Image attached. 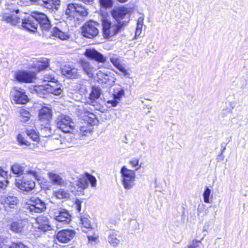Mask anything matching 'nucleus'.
<instances>
[{"label":"nucleus","mask_w":248,"mask_h":248,"mask_svg":"<svg viewBox=\"0 0 248 248\" xmlns=\"http://www.w3.org/2000/svg\"><path fill=\"white\" fill-rule=\"evenodd\" d=\"M42 80L43 82L48 83L36 87L35 90L40 97H45L44 95L47 93L55 95H59L61 94L62 92L61 85L58 83L53 72H45Z\"/></svg>","instance_id":"f257e3e1"},{"label":"nucleus","mask_w":248,"mask_h":248,"mask_svg":"<svg viewBox=\"0 0 248 248\" xmlns=\"http://www.w3.org/2000/svg\"><path fill=\"white\" fill-rule=\"evenodd\" d=\"M111 14L113 18L115 19L116 24L120 25L122 28L126 26L130 21L129 10L124 6L113 9Z\"/></svg>","instance_id":"f03ea898"},{"label":"nucleus","mask_w":248,"mask_h":248,"mask_svg":"<svg viewBox=\"0 0 248 248\" xmlns=\"http://www.w3.org/2000/svg\"><path fill=\"white\" fill-rule=\"evenodd\" d=\"M122 184L126 190H130L136 185V174L135 170L128 169L123 166L121 169Z\"/></svg>","instance_id":"7ed1b4c3"},{"label":"nucleus","mask_w":248,"mask_h":248,"mask_svg":"<svg viewBox=\"0 0 248 248\" xmlns=\"http://www.w3.org/2000/svg\"><path fill=\"white\" fill-rule=\"evenodd\" d=\"M46 208V205L45 202L39 198H31L25 206L26 213L31 215L44 212Z\"/></svg>","instance_id":"20e7f679"},{"label":"nucleus","mask_w":248,"mask_h":248,"mask_svg":"<svg viewBox=\"0 0 248 248\" xmlns=\"http://www.w3.org/2000/svg\"><path fill=\"white\" fill-rule=\"evenodd\" d=\"M102 25L104 37L107 39L116 35L123 28L116 23H112L106 18H102Z\"/></svg>","instance_id":"39448f33"},{"label":"nucleus","mask_w":248,"mask_h":248,"mask_svg":"<svg viewBox=\"0 0 248 248\" xmlns=\"http://www.w3.org/2000/svg\"><path fill=\"white\" fill-rule=\"evenodd\" d=\"M89 183H90L93 187H94L96 185V179L93 175L85 172L79 176L78 180L76 182V185L78 186V190L81 191L86 189L88 187Z\"/></svg>","instance_id":"423d86ee"},{"label":"nucleus","mask_w":248,"mask_h":248,"mask_svg":"<svg viewBox=\"0 0 248 248\" xmlns=\"http://www.w3.org/2000/svg\"><path fill=\"white\" fill-rule=\"evenodd\" d=\"M57 128L65 133L70 132L73 129L74 123L69 116L61 114L56 120Z\"/></svg>","instance_id":"0eeeda50"},{"label":"nucleus","mask_w":248,"mask_h":248,"mask_svg":"<svg viewBox=\"0 0 248 248\" xmlns=\"http://www.w3.org/2000/svg\"><path fill=\"white\" fill-rule=\"evenodd\" d=\"M99 24L93 20L87 22L82 27V34L85 37L93 38L99 33L98 27Z\"/></svg>","instance_id":"6e6552de"},{"label":"nucleus","mask_w":248,"mask_h":248,"mask_svg":"<svg viewBox=\"0 0 248 248\" xmlns=\"http://www.w3.org/2000/svg\"><path fill=\"white\" fill-rule=\"evenodd\" d=\"M65 14L69 16H86L88 13L87 9L81 4L71 3L67 5Z\"/></svg>","instance_id":"1a4fd4ad"},{"label":"nucleus","mask_w":248,"mask_h":248,"mask_svg":"<svg viewBox=\"0 0 248 248\" xmlns=\"http://www.w3.org/2000/svg\"><path fill=\"white\" fill-rule=\"evenodd\" d=\"M15 78L19 82L29 83L33 82L36 79V74L34 72L21 70L15 73Z\"/></svg>","instance_id":"9d476101"},{"label":"nucleus","mask_w":248,"mask_h":248,"mask_svg":"<svg viewBox=\"0 0 248 248\" xmlns=\"http://www.w3.org/2000/svg\"><path fill=\"white\" fill-rule=\"evenodd\" d=\"M36 22L39 24L42 31H48L51 27L50 21L47 16L44 13L34 12L32 13Z\"/></svg>","instance_id":"9b49d317"},{"label":"nucleus","mask_w":248,"mask_h":248,"mask_svg":"<svg viewBox=\"0 0 248 248\" xmlns=\"http://www.w3.org/2000/svg\"><path fill=\"white\" fill-rule=\"evenodd\" d=\"M16 186L19 189L26 192H29L33 189L35 186V182L26 176L16 179Z\"/></svg>","instance_id":"f8f14e48"},{"label":"nucleus","mask_w":248,"mask_h":248,"mask_svg":"<svg viewBox=\"0 0 248 248\" xmlns=\"http://www.w3.org/2000/svg\"><path fill=\"white\" fill-rule=\"evenodd\" d=\"M11 95L16 104H25L29 100L24 90L21 88H13L11 92Z\"/></svg>","instance_id":"ddd939ff"},{"label":"nucleus","mask_w":248,"mask_h":248,"mask_svg":"<svg viewBox=\"0 0 248 248\" xmlns=\"http://www.w3.org/2000/svg\"><path fill=\"white\" fill-rule=\"evenodd\" d=\"M76 232L71 229H64L59 231L56 235L58 241L61 243H66L75 237Z\"/></svg>","instance_id":"4468645a"},{"label":"nucleus","mask_w":248,"mask_h":248,"mask_svg":"<svg viewBox=\"0 0 248 248\" xmlns=\"http://www.w3.org/2000/svg\"><path fill=\"white\" fill-rule=\"evenodd\" d=\"M61 72L68 78L76 79L79 76L78 69L72 65L65 64L61 68Z\"/></svg>","instance_id":"2eb2a0df"},{"label":"nucleus","mask_w":248,"mask_h":248,"mask_svg":"<svg viewBox=\"0 0 248 248\" xmlns=\"http://www.w3.org/2000/svg\"><path fill=\"white\" fill-rule=\"evenodd\" d=\"M11 170L13 173L18 175L25 173L33 176L35 179L38 180H39L40 178V176L37 172L32 170L25 171L23 167L18 164H15L12 165L11 166Z\"/></svg>","instance_id":"dca6fc26"},{"label":"nucleus","mask_w":248,"mask_h":248,"mask_svg":"<svg viewBox=\"0 0 248 248\" xmlns=\"http://www.w3.org/2000/svg\"><path fill=\"white\" fill-rule=\"evenodd\" d=\"M84 55L87 58L94 60L98 62L104 63L106 61V57L94 49H87L84 52Z\"/></svg>","instance_id":"f3484780"},{"label":"nucleus","mask_w":248,"mask_h":248,"mask_svg":"<svg viewBox=\"0 0 248 248\" xmlns=\"http://www.w3.org/2000/svg\"><path fill=\"white\" fill-rule=\"evenodd\" d=\"M55 219L62 224H67L71 220V215L65 209H61L55 213Z\"/></svg>","instance_id":"a211bd4d"},{"label":"nucleus","mask_w":248,"mask_h":248,"mask_svg":"<svg viewBox=\"0 0 248 248\" xmlns=\"http://www.w3.org/2000/svg\"><path fill=\"white\" fill-rule=\"evenodd\" d=\"M19 12V10L16 9L13 11L11 14L5 13L2 16V20L12 25L15 26L19 22L20 17L16 15Z\"/></svg>","instance_id":"6ab92c4d"},{"label":"nucleus","mask_w":248,"mask_h":248,"mask_svg":"<svg viewBox=\"0 0 248 248\" xmlns=\"http://www.w3.org/2000/svg\"><path fill=\"white\" fill-rule=\"evenodd\" d=\"M38 24L33 17L32 15L31 17L22 20V26L26 30L34 32L37 31Z\"/></svg>","instance_id":"aec40b11"},{"label":"nucleus","mask_w":248,"mask_h":248,"mask_svg":"<svg viewBox=\"0 0 248 248\" xmlns=\"http://www.w3.org/2000/svg\"><path fill=\"white\" fill-rule=\"evenodd\" d=\"M52 116L51 109L47 107H43L39 111V118L41 124H49Z\"/></svg>","instance_id":"412c9836"},{"label":"nucleus","mask_w":248,"mask_h":248,"mask_svg":"<svg viewBox=\"0 0 248 248\" xmlns=\"http://www.w3.org/2000/svg\"><path fill=\"white\" fill-rule=\"evenodd\" d=\"M122 237L119 232L114 230H110L108 236V241L113 247H117L121 242Z\"/></svg>","instance_id":"4be33fe9"},{"label":"nucleus","mask_w":248,"mask_h":248,"mask_svg":"<svg viewBox=\"0 0 248 248\" xmlns=\"http://www.w3.org/2000/svg\"><path fill=\"white\" fill-rule=\"evenodd\" d=\"M27 224L25 220H18L17 221L13 222L10 225V229L11 231L15 233H22Z\"/></svg>","instance_id":"5701e85b"},{"label":"nucleus","mask_w":248,"mask_h":248,"mask_svg":"<svg viewBox=\"0 0 248 248\" xmlns=\"http://www.w3.org/2000/svg\"><path fill=\"white\" fill-rule=\"evenodd\" d=\"M36 221L38 225L37 228L38 229L43 232H46L51 229L48 219L46 217L44 216H39L36 218Z\"/></svg>","instance_id":"b1692460"},{"label":"nucleus","mask_w":248,"mask_h":248,"mask_svg":"<svg viewBox=\"0 0 248 248\" xmlns=\"http://www.w3.org/2000/svg\"><path fill=\"white\" fill-rule=\"evenodd\" d=\"M60 0H41L39 4L49 10H58L60 5Z\"/></svg>","instance_id":"393cba45"},{"label":"nucleus","mask_w":248,"mask_h":248,"mask_svg":"<svg viewBox=\"0 0 248 248\" xmlns=\"http://www.w3.org/2000/svg\"><path fill=\"white\" fill-rule=\"evenodd\" d=\"M51 33L50 35L56 37L62 40H67L70 37V35L67 32L62 31L57 27H55L53 28Z\"/></svg>","instance_id":"a878e982"},{"label":"nucleus","mask_w":248,"mask_h":248,"mask_svg":"<svg viewBox=\"0 0 248 248\" xmlns=\"http://www.w3.org/2000/svg\"><path fill=\"white\" fill-rule=\"evenodd\" d=\"M47 175L52 184L59 186H62L64 184V181L60 175L54 172H49Z\"/></svg>","instance_id":"bb28decb"},{"label":"nucleus","mask_w":248,"mask_h":248,"mask_svg":"<svg viewBox=\"0 0 248 248\" xmlns=\"http://www.w3.org/2000/svg\"><path fill=\"white\" fill-rule=\"evenodd\" d=\"M8 183L7 172L0 168V190L5 189Z\"/></svg>","instance_id":"cd10ccee"},{"label":"nucleus","mask_w":248,"mask_h":248,"mask_svg":"<svg viewBox=\"0 0 248 248\" xmlns=\"http://www.w3.org/2000/svg\"><path fill=\"white\" fill-rule=\"evenodd\" d=\"M80 66L82 67L84 72L89 77L93 74V68L90 65L88 62L85 60H81L79 62Z\"/></svg>","instance_id":"c85d7f7f"},{"label":"nucleus","mask_w":248,"mask_h":248,"mask_svg":"<svg viewBox=\"0 0 248 248\" xmlns=\"http://www.w3.org/2000/svg\"><path fill=\"white\" fill-rule=\"evenodd\" d=\"M40 133L42 136L44 137H47L50 136L52 133V130L49 124H41Z\"/></svg>","instance_id":"c756f323"},{"label":"nucleus","mask_w":248,"mask_h":248,"mask_svg":"<svg viewBox=\"0 0 248 248\" xmlns=\"http://www.w3.org/2000/svg\"><path fill=\"white\" fill-rule=\"evenodd\" d=\"M18 202L17 197L13 196H8L4 199L5 205L11 208H14L17 205Z\"/></svg>","instance_id":"7c9ffc66"},{"label":"nucleus","mask_w":248,"mask_h":248,"mask_svg":"<svg viewBox=\"0 0 248 248\" xmlns=\"http://www.w3.org/2000/svg\"><path fill=\"white\" fill-rule=\"evenodd\" d=\"M80 221L83 225V232L88 233V232H92L93 231L90 224V221L87 217H81Z\"/></svg>","instance_id":"2f4dec72"},{"label":"nucleus","mask_w":248,"mask_h":248,"mask_svg":"<svg viewBox=\"0 0 248 248\" xmlns=\"http://www.w3.org/2000/svg\"><path fill=\"white\" fill-rule=\"evenodd\" d=\"M101 90L96 87H93L90 94V99L94 101L99 98L101 94Z\"/></svg>","instance_id":"473e14b6"},{"label":"nucleus","mask_w":248,"mask_h":248,"mask_svg":"<svg viewBox=\"0 0 248 248\" xmlns=\"http://www.w3.org/2000/svg\"><path fill=\"white\" fill-rule=\"evenodd\" d=\"M55 196L59 199H66L69 197V194L64 189H61L55 192Z\"/></svg>","instance_id":"72a5a7b5"},{"label":"nucleus","mask_w":248,"mask_h":248,"mask_svg":"<svg viewBox=\"0 0 248 248\" xmlns=\"http://www.w3.org/2000/svg\"><path fill=\"white\" fill-rule=\"evenodd\" d=\"M26 133L31 140L34 141H37L39 139L38 133L36 132L34 130H27Z\"/></svg>","instance_id":"f704fd0d"},{"label":"nucleus","mask_w":248,"mask_h":248,"mask_svg":"<svg viewBox=\"0 0 248 248\" xmlns=\"http://www.w3.org/2000/svg\"><path fill=\"white\" fill-rule=\"evenodd\" d=\"M201 240L193 239L189 242L186 248H201Z\"/></svg>","instance_id":"c9c22d12"},{"label":"nucleus","mask_w":248,"mask_h":248,"mask_svg":"<svg viewBox=\"0 0 248 248\" xmlns=\"http://www.w3.org/2000/svg\"><path fill=\"white\" fill-rule=\"evenodd\" d=\"M20 115L21 117L20 121L24 123L27 122L31 116L29 111L25 109H21L20 110Z\"/></svg>","instance_id":"e433bc0d"},{"label":"nucleus","mask_w":248,"mask_h":248,"mask_svg":"<svg viewBox=\"0 0 248 248\" xmlns=\"http://www.w3.org/2000/svg\"><path fill=\"white\" fill-rule=\"evenodd\" d=\"M211 189L208 186H205L203 193V201L204 202L207 203H210L209 197L211 195Z\"/></svg>","instance_id":"4c0bfd02"},{"label":"nucleus","mask_w":248,"mask_h":248,"mask_svg":"<svg viewBox=\"0 0 248 248\" xmlns=\"http://www.w3.org/2000/svg\"><path fill=\"white\" fill-rule=\"evenodd\" d=\"M124 95V91L123 89H121L120 90L113 94V97L119 103L121 98Z\"/></svg>","instance_id":"58836bf2"},{"label":"nucleus","mask_w":248,"mask_h":248,"mask_svg":"<svg viewBox=\"0 0 248 248\" xmlns=\"http://www.w3.org/2000/svg\"><path fill=\"white\" fill-rule=\"evenodd\" d=\"M129 164L131 166L135 168V170H137L141 168V165H139V160L137 158H133L129 161Z\"/></svg>","instance_id":"ea45409f"},{"label":"nucleus","mask_w":248,"mask_h":248,"mask_svg":"<svg viewBox=\"0 0 248 248\" xmlns=\"http://www.w3.org/2000/svg\"><path fill=\"white\" fill-rule=\"evenodd\" d=\"M17 140L20 145L29 146L30 145V143L20 134L17 136Z\"/></svg>","instance_id":"a19ab883"},{"label":"nucleus","mask_w":248,"mask_h":248,"mask_svg":"<svg viewBox=\"0 0 248 248\" xmlns=\"http://www.w3.org/2000/svg\"><path fill=\"white\" fill-rule=\"evenodd\" d=\"M100 5L105 8H109L112 6L113 1L112 0H99Z\"/></svg>","instance_id":"79ce46f5"},{"label":"nucleus","mask_w":248,"mask_h":248,"mask_svg":"<svg viewBox=\"0 0 248 248\" xmlns=\"http://www.w3.org/2000/svg\"><path fill=\"white\" fill-rule=\"evenodd\" d=\"M110 61L116 68L121 64L120 59L116 55L112 56L110 58Z\"/></svg>","instance_id":"37998d69"},{"label":"nucleus","mask_w":248,"mask_h":248,"mask_svg":"<svg viewBox=\"0 0 248 248\" xmlns=\"http://www.w3.org/2000/svg\"><path fill=\"white\" fill-rule=\"evenodd\" d=\"M117 68L123 73L124 77L127 78L130 77V74L128 72V71L125 69L124 66L121 63L117 67Z\"/></svg>","instance_id":"c03bdc74"},{"label":"nucleus","mask_w":248,"mask_h":248,"mask_svg":"<svg viewBox=\"0 0 248 248\" xmlns=\"http://www.w3.org/2000/svg\"><path fill=\"white\" fill-rule=\"evenodd\" d=\"M88 232V234L87 235V238L89 242H95L98 237V235L95 232H93V234H91Z\"/></svg>","instance_id":"a18cd8bd"},{"label":"nucleus","mask_w":248,"mask_h":248,"mask_svg":"<svg viewBox=\"0 0 248 248\" xmlns=\"http://www.w3.org/2000/svg\"><path fill=\"white\" fill-rule=\"evenodd\" d=\"M49 64L48 63L47 60L46 59V61L44 63H41V64H38V69L39 71H41L44 70H45L47 67H48Z\"/></svg>","instance_id":"49530a36"},{"label":"nucleus","mask_w":248,"mask_h":248,"mask_svg":"<svg viewBox=\"0 0 248 248\" xmlns=\"http://www.w3.org/2000/svg\"><path fill=\"white\" fill-rule=\"evenodd\" d=\"M118 103H119L117 102V101L115 100L113 97L112 100H108L107 102V105H108V107H115L117 106Z\"/></svg>","instance_id":"de8ad7c7"},{"label":"nucleus","mask_w":248,"mask_h":248,"mask_svg":"<svg viewBox=\"0 0 248 248\" xmlns=\"http://www.w3.org/2000/svg\"><path fill=\"white\" fill-rule=\"evenodd\" d=\"M82 202L78 199H77L75 202V207L78 213L81 211Z\"/></svg>","instance_id":"09e8293b"},{"label":"nucleus","mask_w":248,"mask_h":248,"mask_svg":"<svg viewBox=\"0 0 248 248\" xmlns=\"http://www.w3.org/2000/svg\"><path fill=\"white\" fill-rule=\"evenodd\" d=\"M9 248H28L26 246L21 243H13Z\"/></svg>","instance_id":"8fccbe9b"},{"label":"nucleus","mask_w":248,"mask_h":248,"mask_svg":"<svg viewBox=\"0 0 248 248\" xmlns=\"http://www.w3.org/2000/svg\"><path fill=\"white\" fill-rule=\"evenodd\" d=\"M206 206L204 204H202V205H199L198 208V214L200 215V214H201L202 213V211H203L204 209H205L204 213L205 215L206 214V211L207 210V209L206 208Z\"/></svg>","instance_id":"3c124183"},{"label":"nucleus","mask_w":248,"mask_h":248,"mask_svg":"<svg viewBox=\"0 0 248 248\" xmlns=\"http://www.w3.org/2000/svg\"><path fill=\"white\" fill-rule=\"evenodd\" d=\"M232 112V109L229 108L224 109L222 111V116H226L228 114Z\"/></svg>","instance_id":"603ef678"},{"label":"nucleus","mask_w":248,"mask_h":248,"mask_svg":"<svg viewBox=\"0 0 248 248\" xmlns=\"http://www.w3.org/2000/svg\"><path fill=\"white\" fill-rule=\"evenodd\" d=\"M80 130L82 132L84 135H86V133H90V131L89 129H87L85 126H81L80 127Z\"/></svg>","instance_id":"864d4df0"},{"label":"nucleus","mask_w":248,"mask_h":248,"mask_svg":"<svg viewBox=\"0 0 248 248\" xmlns=\"http://www.w3.org/2000/svg\"><path fill=\"white\" fill-rule=\"evenodd\" d=\"M89 115L88 116V117H89V118H90V119H91V120H90V123H93V120L94 119H95V118H96V117H95V115H94V114H93V113H90V114H89Z\"/></svg>","instance_id":"5fc2aeb1"},{"label":"nucleus","mask_w":248,"mask_h":248,"mask_svg":"<svg viewBox=\"0 0 248 248\" xmlns=\"http://www.w3.org/2000/svg\"><path fill=\"white\" fill-rule=\"evenodd\" d=\"M143 18H141V17H140L138 19L137 25L142 24V25L143 26Z\"/></svg>","instance_id":"6e6d98bb"},{"label":"nucleus","mask_w":248,"mask_h":248,"mask_svg":"<svg viewBox=\"0 0 248 248\" xmlns=\"http://www.w3.org/2000/svg\"><path fill=\"white\" fill-rule=\"evenodd\" d=\"M243 94L244 96H248V88H244L243 89Z\"/></svg>","instance_id":"4d7b16f0"},{"label":"nucleus","mask_w":248,"mask_h":248,"mask_svg":"<svg viewBox=\"0 0 248 248\" xmlns=\"http://www.w3.org/2000/svg\"><path fill=\"white\" fill-rule=\"evenodd\" d=\"M222 149L221 150V154L218 155V157H224L223 156H222V154L224 152V151L226 149V147L225 146H224L223 147V146H222Z\"/></svg>","instance_id":"13d9d810"},{"label":"nucleus","mask_w":248,"mask_h":248,"mask_svg":"<svg viewBox=\"0 0 248 248\" xmlns=\"http://www.w3.org/2000/svg\"><path fill=\"white\" fill-rule=\"evenodd\" d=\"M141 32V30H136V32H135V36L136 37V36H140V34Z\"/></svg>","instance_id":"bf43d9fd"},{"label":"nucleus","mask_w":248,"mask_h":248,"mask_svg":"<svg viewBox=\"0 0 248 248\" xmlns=\"http://www.w3.org/2000/svg\"><path fill=\"white\" fill-rule=\"evenodd\" d=\"M103 76H104L103 78L105 80H108L109 76L107 73L104 74Z\"/></svg>","instance_id":"052dcab7"},{"label":"nucleus","mask_w":248,"mask_h":248,"mask_svg":"<svg viewBox=\"0 0 248 248\" xmlns=\"http://www.w3.org/2000/svg\"><path fill=\"white\" fill-rule=\"evenodd\" d=\"M142 24L137 25L136 30H140L142 31Z\"/></svg>","instance_id":"680f3d73"},{"label":"nucleus","mask_w":248,"mask_h":248,"mask_svg":"<svg viewBox=\"0 0 248 248\" xmlns=\"http://www.w3.org/2000/svg\"><path fill=\"white\" fill-rule=\"evenodd\" d=\"M117 0L120 2L124 3V2L127 1L128 0Z\"/></svg>","instance_id":"e2e57ef3"},{"label":"nucleus","mask_w":248,"mask_h":248,"mask_svg":"<svg viewBox=\"0 0 248 248\" xmlns=\"http://www.w3.org/2000/svg\"><path fill=\"white\" fill-rule=\"evenodd\" d=\"M56 143H61V144L62 143L61 142V140H59V139H57V140H56Z\"/></svg>","instance_id":"0e129e2a"},{"label":"nucleus","mask_w":248,"mask_h":248,"mask_svg":"<svg viewBox=\"0 0 248 248\" xmlns=\"http://www.w3.org/2000/svg\"><path fill=\"white\" fill-rule=\"evenodd\" d=\"M2 239L0 238V247H2L3 245L1 244Z\"/></svg>","instance_id":"69168bd1"},{"label":"nucleus","mask_w":248,"mask_h":248,"mask_svg":"<svg viewBox=\"0 0 248 248\" xmlns=\"http://www.w3.org/2000/svg\"><path fill=\"white\" fill-rule=\"evenodd\" d=\"M205 235H206V234H204L203 236L202 237V238H201V240H202L204 238V237L205 236Z\"/></svg>","instance_id":"338daca9"},{"label":"nucleus","mask_w":248,"mask_h":248,"mask_svg":"<svg viewBox=\"0 0 248 248\" xmlns=\"http://www.w3.org/2000/svg\"><path fill=\"white\" fill-rule=\"evenodd\" d=\"M148 109H151L152 108V107L151 106H150L148 108Z\"/></svg>","instance_id":"774afa93"}]
</instances>
